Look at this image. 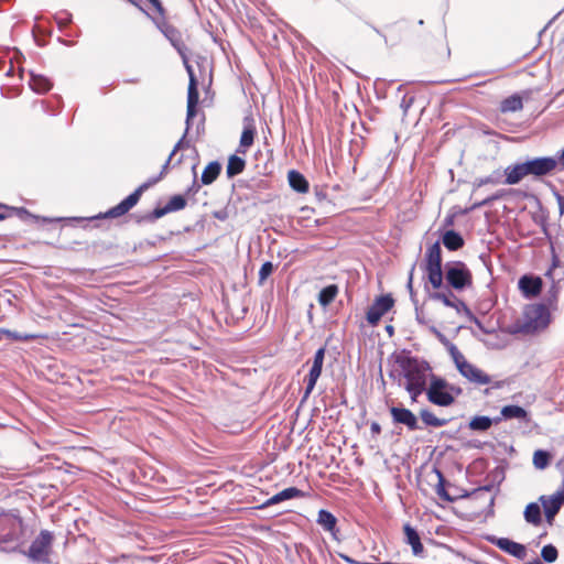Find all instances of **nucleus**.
I'll use <instances>...</instances> for the list:
<instances>
[{"label": "nucleus", "mask_w": 564, "mask_h": 564, "mask_svg": "<svg viewBox=\"0 0 564 564\" xmlns=\"http://www.w3.org/2000/svg\"><path fill=\"white\" fill-rule=\"evenodd\" d=\"M557 160L551 156L534 158L506 167L503 181L507 185H516L527 176L541 177L553 172Z\"/></svg>", "instance_id": "f257e3e1"}, {"label": "nucleus", "mask_w": 564, "mask_h": 564, "mask_svg": "<svg viewBox=\"0 0 564 564\" xmlns=\"http://www.w3.org/2000/svg\"><path fill=\"white\" fill-rule=\"evenodd\" d=\"M551 322L549 308L541 303L529 304L522 316L517 321V330L523 334H534L543 330Z\"/></svg>", "instance_id": "f03ea898"}, {"label": "nucleus", "mask_w": 564, "mask_h": 564, "mask_svg": "<svg viewBox=\"0 0 564 564\" xmlns=\"http://www.w3.org/2000/svg\"><path fill=\"white\" fill-rule=\"evenodd\" d=\"M23 522L13 513L0 517V546L6 551H13L22 546Z\"/></svg>", "instance_id": "7ed1b4c3"}, {"label": "nucleus", "mask_w": 564, "mask_h": 564, "mask_svg": "<svg viewBox=\"0 0 564 564\" xmlns=\"http://www.w3.org/2000/svg\"><path fill=\"white\" fill-rule=\"evenodd\" d=\"M54 541L55 534L53 532L41 530L28 547L23 545L20 547V552L33 562L50 563Z\"/></svg>", "instance_id": "20e7f679"}, {"label": "nucleus", "mask_w": 564, "mask_h": 564, "mask_svg": "<svg viewBox=\"0 0 564 564\" xmlns=\"http://www.w3.org/2000/svg\"><path fill=\"white\" fill-rule=\"evenodd\" d=\"M444 276L451 288L462 291L473 283V275L462 261H449L445 264Z\"/></svg>", "instance_id": "39448f33"}, {"label": "nucleus", "mask_w": 564, "mask_h": 564, "mask_svg": "<svg viewBox=\"0 0 564 564\" xmlns=\"http://www.w3.org/2000/svg\"><path fill=\"white\" fill-rule=\"evenodd\" d=\"M401 368L406 380L404 386L426 387L427 371L431 369L426 361L410 357L401 361Z\"/></svg>", "instance_id": "423d86ee"}, {"label": "nucleus", "mask_w": 564, "mask_h": 564, "mask_svg": "<svg viewBox=\"0 0 564 564\" xmlns=\"http://www.w3.org/2000/svg\"><path fill=\"white\" fill-rule=\"evenodd\" d=\"M426 397L431 403L438 406H449L454 403V395L448 391V382L436 376H432Z\"/></svg>", "instance_id": "0eeeda50"}, {"label": "nucleus", "mask_w": 564, "mask_h": 564, "mask_svg": "<svg viewBox=\"0 0 564 564\" xmlns=\"http://www.w3.org/2000/svg\"><path fill=\"white\" fill-rule=\"evenodd\" d=\"M155 182H156V180L153 181V183H155ZM151 184H152V182H145V183L141 184L133 193H131L128 197H126L118 205H116L112 208H110L109 210H107L101 217L102 218H117V217L123 216L132 207H134L138 204L142 193L145 189H148Z\"/></svg>", "instance_id": "6e6552de"}, {"label": "nucleus", "mask_w": 564, "mask_h": 564, "mask_svg": "<svg viewBox=\"0 0 564 564\" xmlns=\"http://www.w3.org/2000/svg\"><path fill=\"white\" fill-rule=\"evenodd\" d=\"M185 63L186 70L189 76L188 89H187V112H186V123L187 128L191 127L192 119L197 113V105L199 101V93H198V83L194 75L193 68L188 65L186 58L183 59Z\"/></svg>", "instance_id": "1a4fd4ad"}, {"label": "nucleus", "mask_w": 564, "mask_h": 564, "mask_svg": "<svg viewBox=\"0 0 564 564\" xmlns=\"http://www.w3.org/2000/svg\"><path fill=\"white\" fill-rule=\"evenodd\" d=\"M325 347H321L316 350L313 359V365L310 369L307 377L305 378L306 387L304 390V399H307L314 390L318 378L321 377L323 364L325 359Z\"/></svg>", "instance_id": "9d476101"}, {"label": "nucleus", "mask_w": 564, "mask_h": 564, "mask_svg": "<svg viewBox=\"0 0 564 564\" xmlns=\"http://www.w3.org/2000/svg\"><path fill=\"white\" fill-rule=\"evenodd\" d=\"M539 500L542 503L546 520L551 522L564 505V481L562 488L555 494L541 496Z\"/></svg>", "instance_id": "9b49d317"}, {"label": "nucleus", "mask_w": 564, "mask_h": 564, "mask_svg": "<svg viewBox=\"0 0 564 564\" xmlns=\"http://www.w3.org/2000/svg\"><path fill=\"white\" fill-rule=\"evenodd\" d=\"M391 295H381L367 311V321L371 325H376L381 317L393 306Z\"/></svg>", "instance_id": "f8f14e48"}, {"label": "nucleus", "mask_w": 564, "mask_h": 564, "mask_svg": "<svg viewBox=\"0 0 564 564\" xmlns=\"http://www.w3.org/2000/svg\"><path fill=\"white\" fill-rule=\"evenodd\" d=\"M159 30L170 41L172 46L177 51L183 59H185V52L187 51L185 44L182 41V35L177 29L166 23L165 21H155Z\"/></svg>", "instance_id": "ddd939ff"}, {"label": "nucleus", "mask_w": 564, "mask_h": 564, "mask_svg": "<svg viewBox=\"0 0 564 564\" xmlns=\"http://www.w3.org/2000/svg\"><path fill=\"white\" fill-rule=\"evenodd\" d=\"M543 281L540 276L524 274L518 281V288L527 299L535 297L540 294Z\"/></svg>", "instance_id": "4468645a"}, {"label": "nucleus", "mask_w": 564, "mask_h": 564, "mask_svg": "<svg viewBox=\"0 0 564 564\" xmlns=\"http://www.w3.org/2000/svg\"><path fill=\"white\" fill-rule=\"evenodd\" d=\"M494 543L501 551L514 556L519 561H525L528 558V550L521 543L514 542L508 538H496Z\"/></svg>", "instance_id": "2eb2a0df"}, {"label": "nucleus", "mask_w": 564, "mask_h": 564, "mask_svg": "<svg viewBox=\"0 0 564 564\" xmlns=\"http://www.w3.org/2000/svg\"><path fill=\"white\" fill-rule=\"evenodd\" d=\"M390 414L394 423L402 424L406 426L410 431H416L421 429L419 426L416 416L409 409L401 406H392L390 408Z\"/></svg>", "instance_id": "dca6fc26"}, {"label": "nucleus", "mask_w": 564, "mask_h": 564, "mask_svg": "<svg viewBox=\"0 0 564 564\" xmlns=\"http://www.w3.org/2000/svg\"><path fill=\"white\" fill-rule=\"evenodd\" d=\"M458 371L473 383L489 384L491 382V378L487 373L468 361L458 365Z\"/></svg>", "instance_id": "f3484780"}, {"label": "nucleus", "mask_w": 564, "mask_h": 564, "mask_svg": "<svg viewBox=\"0 0 564 564\" xmlns=\"http://www.w3.org/2000/svg\"><path fill=\"white\" fill-rule=\"evenodd\" d=\"M256 133L257 129L254 124V119L252 117H245L243 129L240 137L238 152L246 153L247 149H249L254 142Z\"/></svg>", "instance_id": "a211bd4d"}, {"label": "nucleus", "mask_w": 564, "mask_h": 564, "mask_svg": "<svg viewBox=\"0 0 564 564\" xmlns=\"http://www.w3.org/2000/svg\"><path fill=\"white\" fill-rule=\"evenodd\" d=\"M303 496H304V492L302 490L297 489L296 487H289V488L281 490L280 492L273 495L272 497H270L265 502L262 503V506L260 508H267V507H270L273 505H278L282 501L303 497Z\"/></svg>", "instance_id": "6ab92c4d"}, {"label": "nucleus", "mask_w": 564, "mask_h": 564, "mask_svg": "<svg viewBox=\"0 0 564 564\" xmlns=\"http://www.w3.org/2000/svg\"><path fill=\"white\" fill-rule=\"evenodd\" d=\"M29 85L36 94H46L53 87V83L44 75L30 72Z\"/></svg>", "instance_id": "aec40b11"}, {"label": "nucleus", "mask_w": 564, "mask_h": 564, "mask_svg": "<svg viewBox=\"0 0 564 564\" xmlns=\"http://www.w3.org/2000/svg\"><path fill=\"white\" fill-rule=\"evenodd\" d=\"M501 416L505 420L517 419L520 421L529 422V414L527 410L520 405L510 404L501 409Z\"/></svg>", "instance_id": "412c9836"}, {"label": "nucleus", "mask_w": 564, "mask_h": 564, "mask_svg": "<svg viewBox=\"0 0 564 564\" xmlns=\"http://www.w3.org/2000/svg\"><path fill=\"white\" fill-rule=\"evenodd\" d=\"M442 242L451 251H456L464 246L462 235L455 230H446L442 236Z\"/></svg>", "instance_id": "4be33fe9"}, {"label": "nucleus", "mask_w": 564, "mask_h": 564, "mask_svg": "<svg viewBox=\"0 0 564 564\" xmlns=\"http://www.w3.org/2000/svg\"><path fill=\"white\" fill-rule=\"evenodd\" d=\"M425 260V268H442V249L438 241L426 250Z\"/></svg>", "instance_id": "5701e85b"}, {"label": "nucleus", "mask_w": 564, "mask_h": 564, "mask_svg": "<svg viewBox=\"0 0 564 564\" xmlns=\"http://www.w3.org/2000/svg\"><path fill=\"white\" fill-rule=\"evenodd\" d=\"M405 542L411 545L412 551L415 555H419L423 551L420 535L417 531L410 524H405L404 528Z\"/></svg>", "instance_id": "b1692460"}, {"label": "nucleus", "mask_w": 564, "mask_h": 564, "mask_svg": "<svg viewBox=\"0 0 564 564\" xmlns=\"http://www.w3.org/2000/svg\"><path fill=\"white\" fill-rule=\"evenodd\" d=\"M500 420V417L490 419L489 416L478 415L470 420L468 426L473 431L485 432L491 427L492 423H498Z\"/></svg>", "instance_id": "393cba45"}, {"label": "nucleus", "mask_w": 564, "mask_h": 564, "mask_svg": "<svg viewBox=\"0 0 564 564\" xmlns=\"http://www.w3.org/2000/svg\"><path fill=\"white\" fill-rule=\"evenodd\" d=\"M288 180L290 186L297 193H306L308 191V182L300 172L295 170L290 171Z\"/></svg>", "instance_id": "a878e982"}, {"label": "nucleus", "mask_w": 564, "mask_h": 564, "mask_svg": "<svg viewBox=\"0 0 564 564\" xmlns=\"http://www.w3.org/2000/svg\"><path fill=\"white\" fill-rule=\"evenodd\" d=\"M316 521L325 531H328L334 534L337 524V519L332 512L325 509L319 510Z\"/></svg>", "instance_id": "bb28decb"}, {"label": "nucleus", "mask_w": 564, "mask_h": 564, "mask_svg": "<svg viewBox=\"0 0 564 564\" xmlns=\"http://www.w3.org/2000/svg\"><path fill=\"white\" fill-rule=\"evenodd\" d=\"M246 167V161L245 159L234 154L230 155L228 159V164L226 167V173L229 178L235 177L236 175L243 172Z\"/></svg>", "instance_id": "cd10ccee"}, {"label": "nucleus", "mask_w": 564, "mask_h": 564, "mask_svg": "<svg viewBox=\"0 0 564 564\" xmlns=\"http://www.w3.org/2000/svg\"><path fill=\"white\" fill-rule=\"evenodd\" d=\"M221 165L217 161L210 162L203 171L202 183L204 185L212 184L219 175Z\"/></svg>", "instance_id": "c85d7f7f"}, {"label": "nucleus", "mask_w": 564, "mask_h": 564, "mask_svg": "<svg viewBox=\"0 0 564 564\" xmlns=\"http://www.w3.org/2000/svg\"><path fill=\"white\" fill-rule=\"evenodd\" d=\"M420 417L426 426H432V427H442V426H445L449 422L448 419H441V417L435 416L427 409H423L420 411Z\"/></svg>", "instance_id": "c756f323"}, {"label": "nucleus", "mask_w": 564, "mask_h": 564, "mask_svg": "<svg viewBox=\"0 0 564 564\" xmlns=\"http://www.w3.org/2000/svg\"><path fill=\"white\" fill-rule=\"evenodd\" d=\"M429 297L433 301L442 302L447 307H452L457 299L449 289L432 292L429 294Z\"/></svg>", "instance_id": "7c9ffc66"}, {"label": "nucleus", "mask_w": 564, "mask_h": 564, "mask_svg": "<svg viewBox=\"0 0 564 564\" xmlns=\"http://www.w3.org/2000/svg\"><path fill=\"white\" fill-rule=\"evenodd\" d=\"M524 519L528 523L539 525L542 521L541 508L536 502H531L525 507Z\"/></svg>", "instance_id": "2f4dec72"}, {"label": "nucleus", "mask_w": 564, "mask_h": 564, "mask_svg": "<svg viewBox=\"0 0 564 564\" xmlns=\"http://www.w3.org/2000/svg\"><path fill=\"white\" fill-rule=\"evenodd\" d=\"M434 473L437 477V484L435 485L436 495L444 501L453 502L454 498L445 489L446 479L443 473L437 468L434 469Z\"/></svg>", "instance_id": "473e14b6"}, {"label": "nucleus", "mask_w": 564, "mask_h": 564, "mask_svg": "<svg viewBox=\"0 0 564 564\" xmlns=\"http://www.w3.org/2000/svg\"><path fill=\"white\" fill-rule=\"evenodd\" d=\"M338 293V286L336 284H329L323 288L318 293V303L322 306L329 305Z\"/></svg>", "instance_id": "72a5a7b5"}, {"label": "nucleus", "mask_w": 564, "mask_h": 564, "mask_svg": "<svg viewBox=\"0 0 564 564\" xmlns=\"http://www.w3.org/2000/svg\"><path fill=\"white\" fill-rule=\"evenodd\" d=\"M522 107H523L522 99L519 96L513 95V96L506 98L501 102L500 109L502 112H514V111L521 110Z\"/></svg>", "instance_id": "f704fd0d"}, {"label": "nucleus", "mask_w": 564, "mask_h": 564, "mask_svg": "<svg viewBox=\"0 0 564 564\" xmlns=\"http://www.w3.org/2000/svg\"><path fill=\"white\" fill-rule=\"evenodd\" d=\"M429 282L434 289H441L443 285L444 273L442 268H425Z\"/></svg>", "instance_id": "c9c22d12"}, {"label": "nucleus", "mask_w": 564, "mask_h": 564, "mask_svg": "<svg viewBox=\"0 0 564 564\" xmlns=\"http://www.w3.org/2000/svg\"><path fill=\"white\" fill-rule=\"evenodd\" d=\"M0 333H2L8 338L15 340V341H29V340L40 338V336L35 335V334L20 333V332L4 329V328L0 329Z\"/></svg>", "instance_id": "e433bc0d"}, {"label": "nucleus", "mask_w": 564, "mask_h": 564, "mask_svg": "<svg viewBox=\"0 0 564 564\" xmlns=\"http://www.w3.org/2000/svg\"><path fill=\"white\" fill-rule=\"evenodd\" d=\"M562 270L558 268L557 263L554 261L552 267L547 270L546 272V278H549L551 281H552V286H551V290H550V293L552 294V296H555L556 292H557V289H556V285H555V281H561L562 279Z\"/></svg>", "instance_id": "4c0bfd02"}, {"label": "nucleus", "mask_w": 564, "mask_h": 564, "mask_svg": "<svg viewBox=\"0 0 564 564\" xmlns=\"http://www.w3.org/2000/svg\"><path fill=\"white\" fill-rule=\"evenodd\" d=\"M551 455L549 452L543 449H538L533 454V465L538 469H544L550 464Z\"/></svg>", "instance_id": "58836bf2"}, {"label": "nucleus", "mask_w": 564, "mask_h": 564, "mask_svg": "<svg viewBox=\"0 0 564 564\" xmlns=\"http://www.w3.org/2000/svg\"><path fill=\"white\" fill-rule=\"evenodd\" d=\"M165 206L169 213L177 212L186 206V199L182 195H174L170 198Z\"/></svg>", "instance_id": "ea45409f"}, {"label": "nucleus", "mask_w": 564, "mask_h": 564, "mask_svg": "<svg viewBox=\"0 0 564 564\" xmlns=\"http://www.w3.org/2000/svg\"><path fill=\"white\" fill-rule=\"evenodd\" d=\"M557 549L553 544L544 545L541 550V557L546 563H553L557 558Z\"/></svg>", "instance_id": "a19ab883"}, {"label": "nucleus", "mask_w": 564, "mask_h": 564, "mask_svg": "<svg viewBox=\"0 0 564 564\" xmlns=\"http://www.w3.org/2000/svg\"><path fill=\"white\" fill-rule=\"evenodd\" d=\"M274 265L272 262H264L259 270V284L262 285L264 281L272 274Z\"/></svg>", "instance_id": "79ce46f5"}, {"label": "nucleus", "mask_w": 564, "mask_h": 564, "mask_svg": "<svg viewBox=\"0 0 564 564\" xmlns=\"http://www.w3.org/2000/svg\"><path fill=\"white\" fill-rule=\"evenodd\" d=\"M492 488H494L492 486L479 487L477 489H474L470 492H465L462 497L463 498L471 497L475 499H480V498L485 497L487 494H490Z\"/></svg>", "instance_id": "37998d69"}, {"label": "nucleus", "mask_w": 564, "mask_h": 564, "mask_svg": "<svg viewBox=\"0 0 564 564\" xmlns=\"http://www.w3.org/2000/svg\"><path fill=\"white\" fill-rule=\"evenodd\" d=\"M447 350L453 359V361L456 365V368L458 369V365H462L463 362H466L467 360L463 356V354L457 349V347L452 344L447 347Z\"/></svg>", "instance_id": "c03bdc74"}, {"label": "nucleus", "mask_w": 564, "mask_h": 564, "mask_svg": "<svg viewBox=\"0 0 564 564\" xmlns=\"http://www.w3.org/2000/svg\"><path fill=\"white\" fill-rule=\"evenodd\" d=\"M404 388L409 392L412 402H416L419 395L426 391L424 386H404Z\"/></svg>", "instance_id": "a18cd8bd"}, {"label": "nucleus", "mask_w": 564, "mask_h": 564, "mask_svg": "<svg viewBox=\"0 0 564 564\" xmlns=\"http://www.w3.org/2000/svg\"><path fill=\"white\" fill-rule=\"evenodd\" d=\"M452 308H454L457 314H465L467 316H471V312L468 308V306L458 297L456 299V301H454V305L452 306Z\"/></svg>", "instance_id": "49530a36"}, {"label": "nucleus", "mask_w": 564, "mask_h": 564, "mask_svg": "<svg viewBox=\"0 0 564 564\" xmlns=\"http://www.w3.org/2000/svg\"><path fill=\"white\" fill-rule=\"evenodd\" d=\"M496 183H499L498 178L495 177L494 175H490V176H486V177H481V178H478L476 181V185L478 187L482 186V185H486V184H496Z\"/></svg>", "instance_id": "de8ad7c7"}, {"label": "nucleus", "mask_w": 564, "mask_h": 564, "mask_svg": "<svg viewBox=\"0 0 564 564\" xmlns=\"http://www.w3.org/2000/svg\"><path fill=\"white\" fill-rule=\"evenodd\" d=\"M500 197V195H494L491 197H488L481 202H478V203H475L473 206H471V209H476V208H480V207H484V206H487L489 205L492 200H496Z\"/></svg>", "instance_id": "09e8293b"}, {"label": "nucleus", "mask_w": 564, "mask_h": 564, "mask_svg": "<svg viewBox=\"0 0 564 564\" xmlns=\"http://www.w3.org/2000/svg\"><path fill=\"white\" fill-rule=\"evenodd\" d=\"M413 271H414V267H412V269H411V271H410L406 288H408V290H409V292H410L411 300H412L414 303H416V301H415V294H414V291H413Z\"/></svg>", "instance_id": "8fccbe9b"}, {"label": "nucleus", "mask_w": 564, "mask_h": 564, "mask_svg": "<svg viewBox=\"0 0 564 564\" xmlns=\"http://www.w3.org/2000/svg\"><path fill=\"white\" fill-rule=\"evenodd\" d=\"M166 214H169V210L166 208V206L164 207H158L155 208L153 212H152V218L153 219H159L163 216H165Z\"/></svg>", "instance_id": "3c124183"}, {"label": "nucleus", "mask_w": 564, "mask_h": 564, "mask_svg": "<svg viewBox=\"0 0 564 564\" xmlns=\"http://www.w3.org/2000/svg\"><path fill=\"white\" fill-rule=\"evenodd\" d=\"M414 100V97H406L404 96L401 104H400V107L403 109V112L406 113L408 109L411 107L412 102Z\"/></svg>", "instance_id": "603ef678"}, {"label": "nucleus", "mask_w": 564, "mask_h": 564, "mask_svg": "<svg viewBox=\"0 0 564 564\" xmlns=\"http://www.w3.org/2000/svg\"><path fill=\"white\" fill-rule=\"evenodd\" d=\"M131 3L138 6V3L134 1V0H129ZM154 8L155 10L160 13V14H163V7L160 2V0H148Z\"/></svg>", "instance_id": "864d4df0"}, {"label": "nucleus", "mask_w": 564, "mask_h": 564, "mask_svg": "<svg viewBox=\"0 0 564 564\" xmlns=\"http://www.w3.org/2000/svg\"><path fill=\"white\" fill-rule=\"evenodd\" d=\"M188 130H189V128H188V129L186 128L184 135L181 138V140L175 144L174 149L172 150V152H171V154H170L171 156H174V154H175V153H176V152H177L182 147H184V144H185V141H184V140H185V137H186V133L188 132Z\"/></svg>", "instance_id": "5fc2aeb1"}, {"label": "nucleus", "mask_w": 564, "mask_h": 564, "mask_svg": "<svg viewBox=\"0 0 564 564\" xmlns=\"http://www.w3.org/2000/svg\"><path fill=\"white\" fill-rule=\"evenodd\" d=\"M556 200L558 204L560 215L562 216L564 214V196L556 193Z\"/></svg>", "instance_id": "6e6d98bb"}, {"label": "nucleus", "mask_w": 564, "mask_h": 564, "mask_svg": "<svg viewBox=\"0 0 564 564\" xmlns=\"http://www.w3.org/2000/svg\"><path fill=\"white\" fill-rule=\"evenodd\" d=\"M448 391L455 397L462 393V389L448 383Z\"/></svg>", "instance_id": "4d7b16f0"}, {"label": "nucleus", "mask_w": 564, "mask_h": 564, "mask_svg": "<svg viewBox=\"0 0 564 564\" xmlns=\"http://www.w3.org/2000/svg\"><path fill=\"white\" fill-rule=\"evenodd\" d=\"M438 340L447 348L449 345H452L453 343H451L442 333H437V336Z\"/></svg>", "instance_id": "13d9d810"}, {"label": "nucleus", "mask_w": 564, "mask_h": 564, "mask_svg": "<svg viewBox=\"0 0 564 564\" xmlns=\"http://www.w3.org/2000/svg\"><path fill=\"white\" fill-rule=\"evenodd\" d=\"M370 431L372 434H379L381 431L380 424L377 422H372L370 426Z\"/></svg>", "instance_id": "bf43d9fd"}, {"label": "nucleus", "mask_w": 564, "mask_h": 564, "mask_svg": "<svg viewBox=\"0 0 564 564\" xmlns=\"http://www.w3.org/2000/svg\"><path fill=\"white\" fill-rule=\"evenodd\" d=\"M534 556H532L525 564H542L536 553L533 552Z\"/></svg>", "instance_id": "052dcab7"}, {"label": "nucleus", "mask_w": 564, "mask_h": 564, "mask_svg": "<svg viewBox=\"0 0 564 564\" xmlns=\"http://www.w3.org/2000/svg\"><path fill=\"white\" fill-rule=\"evenodd\" d=\"M172 158H173V156L169 155V158H167L166 162H165V163H164V165L162 166V174L167 170V167H169V165H170V163H171V161H172Z\"/></svg>", "instance_id": "680f3d73"}, {"label": "nucleus", "mask_w": 564, "mask_h": 564, "mask_svg": "<svg viewBox=\"0 0 564 564\" xmlns=\"http://www.w3.org/2000/svg\"><path fill=\"white\" fill-rule=\"evenodd\" d=\"M20 215H26L29 217H33L25 208H18L17 209Z\"/></svg>", "instance_id": "e2e57ef3"}, {"label": "nucleus", "mask_w": 564, "mask_h": 564, "mask_svg": "<svg viewBox=\"0 0 564 564\" xmlns=\"http://www.w3.org/2000/svg\"><path fill=\"white\" fill-rule=\"evenodd\" d=\"M343 557L346 562H348V564H364L362 562L354 561L347 556H343Z\"/></svg>", "instance_id": "0e129e2a"}, {"label": "nucleus", "mask_w": 564, "mask_h": 564, "mask_svg": "<svg viewBox=\"0 0 564 564\" xmlns=\"http://www.w3.org/2000/svg\"><path fill=\"white\" fill-rule=\"evenodd\" d=\"M556 160H557V163L561 162L564 165V149L562 150L558 159H556Z\"/></svg>", "instance_id": "69168bd1"}, {"label": "nucleus", "mask_w": 564, "mask_h": 564, "mask_svg": "<svg viewBox=\"0 0 564 564\" xmlns=\"http://www.w3.org/2000/svg\"><path fill=\"white\" fill-rule=\"evenodd\" d=\"M12 74H13V65L11 64L9 69L7 70L6 75L7 76H12Z\"/></svg>", "instance_id": "338daca9"}, {"label": "nucleus", "mask_w": 564, "mask_h": 564, "mask_svg": "<svg viewBox=\"0 0 564 564\" xmlns=\"http://www.w3.org/2000/svg\"><path fill=\"white\" fill-rule=\"evenodd\" d=\"M488 501H489V506L492 507L494 506V501H495V497L494 496H489Z\"/></svg>", "instance_id": "774afa93"}]
</instances>
